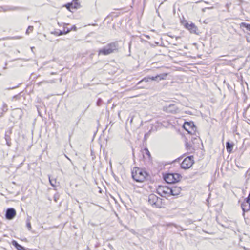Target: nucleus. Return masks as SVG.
I'll use <instances>...</instances> for the list:
<instances>
[{
  "label": "nucleus",
  "instance_id": "1",
  "mask_svg": "<svg viewBox=\"0 0 250 250\" xmlns=\"http://www.w3.org/2000/svg\"><path fill=\"white\" fill-rule=\"evenodd\" d=\"M118 47L119 44L117 42H114L108 43L106 46L98 51V55L99 56L101 54L104 55H109L118 50Z\"/></svg>",
  "mask_w": 250,
  "mask_h": 250
},
{
  "label": "nucleus",
  "instance_id": "2",
  "mask_svg": "<svg viewBox=\"0 0 250 250\" xmlns=\"http://www.w3.org/2000/svg\"><path fill=\"white\" fill-rule=\"evenodd\" d=\"M148 175L146 171L139 168H135L132 171V177L137 182H143Z\"/></svg>",
  "mask_w": 250,
  "mask_h": 250
},
{
  "label": "nucleus",
  "instance_id": "3",
  "mask_svg": "<svg viewBox=\"0 0 250 250\" xmlns=\"http://www.w3.org/2000/svg\"><path fill=\"white\" fill-rule=\"evenodd\" d=\"M163 201V199L154 194H151L148 196V203L153 207L161 208L164 205Z\"/></svg>",
  "mask_w": 250,
  "mask_h": 250
},
{
  "label": "nucleus",
  "instance_id": "4",
  "mask_svg": "<svg viewBox=\"0 0 250 250\" xmlns=\"http://www.w3.org/2000/svg\"><path fill=\"white\" fill-rule=\"evenodd\" d=\"M168 74L167 73H163L160 74H158L155 76H147L144 78L141 81H139L138 84H140L141 83L148 82L150 81H154L157 82H159L160 81L166 80Z\"/></svg>",
  "mask_w": 250,
  "mask_h": 250
},
{
  "label": "nucleus",
  "instance_id": "5",
  "mask_svg": "<svg viewBox=\"0 0 250 250\" xmlns=\"http://www.w3.org/2000/svg\"><path fill=\"white\" fill-rule=\"evenodd\" d=\"M182 176L178 173H167L164 175L165 181L169 184L175 183L180 180Z\"/></svg>",
  "mask_w": 250,
  "mask_h": 250
},
{
  "label": "nucleus",
  "instance_id": "6",
  "mask_svg": "<svg viewBox=\"0 0 250 250\" xmlns=\"http://www.w3.org/2000/svg\"><path fill=\"white\" fill-rule=\"evenodd\" d=\"M170 187L159 186L157 189V193L162 197H167L170 196Z\"/></svg>",
  "mask_w": 250,
  "mask_h": 250
},
{
  "label": "nucleus",
  "instance_id": "7",
  "mask_svg": "<svg viewBox=\"0 0 250 250\" xmlns=\"http://www.w3.org/2000/svg\"><path fill=\"white\" fill-rule=\"evenodd\" d=\"M183 128L191 135H196V127L195 126L193 122H185L183 125Z\"/></svg>",
  "mask_w": 250,
  "mask_h": 250
},
{
  "label": "nucleus",
  "instance_id": "8",
  "mask_svg": "<svg viewBox=\"0 0 250 250\" xmlns=\"http://www.w3.org/2000/svg\"><path fill=\"white\" fill-rule=\"evenodd\" d=\"M194 163L193 156L187 157L184 159L181 164V167L183 169H188L190 168Z\"/></svg>",
  "mask_w": 250,
  "mask_h": 250
},
{
  "label": "nucleus",
  "instance_id": "9",
  "mask_svg": "<svg viewBox=\"0 0 250 250\" xmlns=\"http://www.w3.org/2000/svg\"><path fill=\"white\" fill-rule=\"evenodd\" d=\"M241 207L243 210V215L244 216L245 212L250 209V198H246L241 203Z\"/></svg>",
  "mask_w": 250,
  "mask_h": 250
},
{
  "label": "nucleus",
  "instance_id": "10",
  "mask_svg": "<svg viewBox=\"0 0 250 250\" xmlns=\"http://www.w3.org/2000/svg\"><path fill=\"white\" fill-rule=\"evenodd\" d=\"M185 27L191 33H194L196 35H199V32L198 29V28L194 23H186L185 24Z\"/></svg>",
  "mask_w": 250,
  "mask_h": 250
},
{
  "label": "nucleus",
  "instance_id": "11",
  "mask_svg": "<svg viewBox=\"0 0 250 250\" xmlns=\"http://www.w3.org/2000/svg\"><path fill=\"white\" fill-rule=\"evenodd\" d=\"M65 7L68 10L71 11V9H77L80 8L81 5L78 0H73L71 2L66 4Z\"/></svg>",
  "mask_w": 250,
  "mask_h": 250
},
{
  "label": "nucleus",
  "instance_id": "12",
  "mask_svg": "<svg viewBox=\"0 0 250 250\" xmlns=\"http://www.w3.org/2000/svg\"><path fill=\"white\" fill-rule=\"evenodd\" d=\"M16 215V211L14 208H8L5 213V218L8 220L13 219Z\"/></svg>",
  "mask_w": 250,
  "mask_h": 250
},
{
  "label": "nucleus",
  "instance_id": "13",
  "mask_svg": "<svg viewBox=\"0 0 250 250\" xmlns=\"http://www.w3.org/2000/svg\"><path fill=\"white\" fill-rule=\"evenodd\" d=\"M166 108V111L167 112L171 113H175L177 112L178 108L174 104H170L168 106H167Z\"/></svg>",
  "mask_w": 250,
  "mask_h": 250
},
{
  "label": "nucleus",
  "instance_id": "14",
  "mask_svg": "<svg viewBox=\"0 0 250 250\" xmlns=\"http://www.w3.org/2000/svg\"><path fill=\"white\" fill-rule=\"evenodd\" d=\"M170 195H178L181 191V188L179 187H172L170 188Z\"/></svg>",
  "mask_w": 250,
  "mask_h": 250
},
{
  "label": "nucleus",
  "instance_id": "15",
  "mask_svg": "<svg viewBox=\"0 0 250 250\" xmlns=\"http://www.w3.org/2000/svg\"><path fill=\"white\" fill-rule=\"evenodd\" d=\"M19 9L17 7L14 6H5L3 7H0V12L2 10L4 12L8 11H14L17 10Z\"/></svg>",
  "mask_w": 250,
  "mask_h": 250
},
{
  "label": "nucleus",
  "instance_id": "16",
  "mask_svg": "<svg viewBox=\"0 0 250 250\" xmlns=\"http://www.w3.org/2000/svg\"><path fill=\"white\" fill-rule=\"evenodd\" d=\"M143 153H144V157L145 159H146V157L147 156V158H148V161L150 163H151L152 162V157L151 156L150 153L149 152L148 148H145L144 149V152Z\"/></svg>",
  "mask_w": 250,
  "mask_h": 250
},
{
  "label": "nucleus",
  "instance_id": "17",
  "mask_svg": "<svg viewBox=\"0 0 250 250\" xmlns=\"http://www.w3.org/2000/svg\"><path fill=\"white\" fill-rule=\"evenodd\" d=\"M11 244L14 246L18 250H26L21 245L19 244L16 240H12Z\"/></svg>",
  "mask_w": 250,
  "mask_h": 250
},
{
  "label": "nucleus",
  "instance_id": "18",
  "mask_svg": "<svg viewBox=\"0 0 250 250\" xmlns=\"http://www.w3.org/2000/svg\"><path fill=\"white\" fill-rule=\"evenodd\" d=\"M226 146L227 151L229 153L231 152L233 147V144L229 143V142H227L226 144Z\"/></svg>",
  "mask_w": 250,
  "mask_h": 250
},
{
  "label": "nucleus",
  "instance_id": "19",
  "mask_svg": "<svg viewBox=\"0 0 250 250\" xmlns=\"http://www.w3.org/2000/svg\"><path fill=\"white\" fill-rule=\"evenodd\" d=\"M240 27H245L246 28V29L249 31H250V24L245 23V22H242L240 24Z\"/></svg>",
  "mask_w": 250,
  "mask_h": 250
},
{
  "label": "nucleus",
  "instance_id": "20",
  "mask_svg": "<svg viewBox=\"0 0 250 250\" xmlns=\"http://www.w3.org/2000/svg\"><path fill=\"white\" fill-rule=\"evenodd\" d=\"M49 182H50V185L52 187L55 188L56 187L55 186V184L56 183V179H55V178H51L49 176Z\"/></svg>",
  "mask_w": 250,
  "mask_h": 250
},
{
  "label": "nucleus",
  "instance_id": "21",
  "mask_svg": "<svg viewBox=\"0 0 250 250\" xmlns=\"http://www.w3.org/2000/svg\"><path fill=\"white\" fill-rule=\"evenodd\" d=\"M5 139L6 141V144L8 146H10L11 143L10 141V136L9 135L7 134V132L6 133L5 136Z\"/></svg>",
  "mask_w": 250,
  "mask_h": 250
},
{
  "label": "nucleus",
  "instance_id": "22",
  "mask_svg": "<svg viewBox=\"0 0 250 250\" xmlns=\"http://www.w3.org/2000/svg\"><path fill=\"white\" fill-rule=\"evenodd\" d=\"M26 227L29 230L31 229V225L30 222V219L29 218H28L26 221Z\"/></svg>",
  "mask_w": 250,
  "mask_h": 250
},
{
  "label": "nucleus",
  "instance_id": "23",
  "mask_svg": "<svg viewBox=\"0 0 250 250\" xmlns=\"http://www.w3.org/2000/svg\"><path fill=\"white\" fill-rule=\"evenodd\" d=\"M102 103H103V100L101 98H99L97 100V101L96 102V105L98 106H100L102 105Z\"/></svg>",
  "mask_w": 250,
  "mask_h": 250
},
{
  "label": "nucleus",
  "instance_id": "24",
  "mask_svg": "<svg viewBox=\"0 0 250 250\" xmlns=\"http://www.w3.org/2000/svg\"><path fill=\"white\" fill-rule=\"evenodd\" d=\"M21 98V95H20V93L17 94V95H14L12 98V100L13 101H14V100H18L20 99Z\"/></svg>",
  "mask_w": 250,
  "mask_h": 250
},
{
  "label": "nucleus",
  "instance_id": "25",
  "mask_svg": "<svg viewBox=\"0 0 250 250\" xmlns=\"http://www.w3.org/2000/svg\"><path fill=\"white\" fill-rule=\"evenodd\" d=\"M33 27L32 26H28V27L26 31V34H29L30 32H32L33 31Z\"/></svg>",
  "mask_w": 250,
  "mask_h": 250
},
{
  "label": "nucleus",
  "instance_id": "26",
  "mask_svg": "<svg viewBox=\"0 0 250 250\" xmlns=\"http://www.w3.org/2000/svg\"><path fill=\"white\" fill-rule=\"evenodd\" d=\"M231 2H229V3H227L226 5H225V7H226L227 8V11L228 12H230V10H229V7L231 6Z\"/></svg>",
  "mask_w": 250,
  "mask_h": 250
},
{
  "label": "nucleus",
  "instance_id": "27",
  "mask_svg": "<svg viewBox=\"0 0 250 250\" xmlns=\"http://www.w3.org/2000/svg\"><path fill=\"white\" fill-rule=\"evenodd\" d=\"M70 31L71 30H70L69 28L64 27L63 30L62 31L63 32V34H65L69 33Z\"/></svg>",
  "mask_w": 250,
  "mask_h": 250
},
{
  "label": "nucleus",
  "instance_id": "28",
  "mask_svg": "<svg viewBox=\"0 0 250 250\" xmlns=\"http://www.w3.org/2000/svg\"><path fill=\"white\" fill-rule=\"evenodd\" d=\"M8 110L7 105L5 103L3 104V107H2V111L3 112H6Z\"/></svg>",
  "mask_w": 250,
  "mask_h": 250
},
{
  "label": "nucleus",
  "instance_id": "29",
  "mask_svg": "<svg viewBox=\"0 0 250 250\" xmlns=\"http://www.w3.org/2000/svg\"><path fill=\"white\" fill-rule=\"evenodd\" d=\"M55 34L57 36L62 35L63 34V32H62V31H61V30H59V32L56 31Z\"/></svg>",
  "mask_w": 250,
  "mask_h": 250
},
{
  "label": "nucleus",
  "instance_id": "30",
  "mask_svg": "<svg viewBox=\"0 0 250 250\" xmlns=\"http://www.w3.org/2000/svg\"><path fill=\"white\" fill-rule=\"evenodd\" d=\"M70 30H74V31H76V29H77V28L75 26V25H73L71 29H69Z\"/></svg>",
  "mask_w": 250,
  "mask_h": 250
},
{
  "label": "nucleus",
  "instance_id": "31",
  "mask_svg": "<svg viewBox=\"0 0 250 250\" xmlns=\"http://www.w3.org/2000/svg\"><path fill=\"white\" fill-rule=\"evenodd\" d=\"M54 200L57 202V200L58 199V196L57 194H55L54 196Z\"/></svg>",
  "mask_w": 250,
  "mask_h": 250
},
{
  "label": "nucleus",
  "instance_id": "32",
  "mask_svg": "<svg viewBox=\"0 0 250 250\" xmlns=\"http://www.w3.org/2000/svg\"><path fill=\"white\" fill-rule=\"evenodd\" d=\"M55 74V73H54V72H52V73H51V75H54V74Z\"/></svg>",
  "mask_w": 250,
  "mask_h": 250
},
{
  "label": "nucleus",
  "instance_id": "33",
  "mask_svg": "<svg viewBox=\"0 0 250 250\" xmlns=\"http://www.w3.org/2000/svg\"><path fill=\"white\" fill-rule=\"evenodd\" d=\"M65 157L67 158V159H68V160H69L70 161H71V160H70L69 158H68L66 155H65Z\"/></svg>",
  "mask_w": 250,
  "mask_h": 250
},
{
  "label": "nucleus",
  "instance_id": "34",
  "mask_svg": "<svg viewBox=\"0 0 250 250\" xmlns=\"http://www.w3.org/2000/svg\"><path fill=\"white\" fill-rule=\"evenodd\" d=\"M132 151H133V155L134 156V152H133V151H134L133 149H132Z\"/></svg>",
  "mask_w": 250,
  "mask_h": 250
},
{
  "label": "nucleus",
  "instance_id": "35",
  "mask_svg": "<svg viewBox=\"0 0 250 250\" xmlns=\"http://www.w3.org/2000/svg\"><path fill=\"white\" fill-rule=\"evenodd\" d=\"M174 227H177L176 225L175 224V225H174Z\"/></svg>",
  "mask_w": 250,
  "mask_h": 250
}]
</instances>
